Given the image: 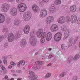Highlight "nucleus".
Segmentation results:
<instances>
[{
  "label": "nucleus",
  "mask_w": 80,
  "mask_h": 80,
  "mask_svg": "<svg viewBox=\"0 0 80 80\" xmlns=\"http://www.w3.org/2000/svg\"><path fill=\"white\" fill-rule=\"evenodd\" d=\"M35 34L34 32L33 33H31L30 35L31 38L29 39V42L31 45L32 46L35 45H36V43H37V41L35 40Z\"/></svg>",
  "instance_id": "f257e3e1"
},
{
  "label": "nucleus",
  "mask_w": 80,
  "mask_h": 80,
  "mask_svg": "<svg viewBox=\"0 0 80 80\" xmlns=\"http://www.w3.org/2000/svg\"><path fill=\"white\" fill-rule=\"evenodd\" d=\"M66 19H67V20L66 21L67 22H69L70 21L72 23H75V22H77V17L76 15L73 14L71 16V19L70 18V17L69 16L67 17L66 18Z\"/></svg>",
  "instance_id": "f03ea898"
},
{
  "label": "nucleus",
  "mask_w": 80,
  "mask_h": 80,
  "mask_svg": "<svg viewBox=\"0 0 80 80\" xmlns=\"http://www.w3.org/2000/svg\"><path fill=\"white\" fill-rule=\"evenodd\" d=\"M18 8L20 12H23L27 9V5L24 3H20L18 5Z\"/></svg>",
  "instance_id": "7ed1b4c3"
},
{
  "label": "nucleus",
  "mask_w": 80,
  "mask_h": 80,
  "mask_svg": "<svg viewBox=\"0 0 80 80\" xmlns=\"http://www.w3.org/2000/svg\"><path fill=\"white\" fill-rule=\"evenodd\" d=\"M62 33L61 32H58L54 36V40L56 42H59L62 39Z\"/></svg>",
  "instance_id": "20e7f679"
},
{
  "label": "nucleus",
  "mask_w": 80,
  "mask_h": 80,
  "mask_svg": "<svg viewBox=\"0 0 80 80\" xmlns=\"http://www.w3.org/2000/svg\"><path fill=\"white\" fill-rule=\"evenodd\" d=\"M2 10L4 12H7L10 9V5L8 4H3L2 7Z\"/></svg>",
  "instance_id": "39448f33"
},
{
  "label": "nucleus",
  "mask_w": 80,
  "mask_h": 80,
  "mask_svg": "<svg viewBox=\"0 0 80 80\" xmlns=\"http://www.w3.org/2000/svg\"><path fill=\"white\" fill-rule=\"evenodd\" d=\"M30 75H32L31 77L30 78V80H39L38 78V76L35 75V73L33 72L32 71H30L29 72Z\"/></svg>",
  "instance_id": "423d86ee"
},
{
  "label": "nucleus",
  "mask_w": 80,
  "mask_h": 80,
  "mask_svg": "<svg viewBox=\"0 0 80 80\" xmlns=\"http://www.w3.org/2000/svg\"><path fill=\"white\" fill-rule=\"evenodd\" d=\"M23 18L25 21H28L31 18V14H28V12H26L23 14Z\"/></svg>",
  "instance_id": "0eeeda50"
},
{
  "label": "nucleus",
  "mask_w": 80,
  "mask_h": 80,
  "mask_svg": "<svg viewBox=\"0 0 80 80\" xmlns=\"http://www.w3.org/2000/svg\"><path fill=\"white\" fill-rule=\"evenodd\" d=\"M54 21V17L52 16L48 17L46 19V23L47 24H50V23L53 22Z\"/></svg>",
  "instance_id": "6e6552de"
},
{
  "label": "nucleus",
  "mask_w": 80,
  "mask_h": 80,
  "mask_svg": "<svg viewBox=\"0 0 80 80\" xmlns=\"http://www.w3.org/2000/svg\"><path fill=\"white\" fill-rule=\"evenodd\" d=\"M58 27L56 24H53L50 27V30L52 32L58 31Z\"/></svg>",
  "instance_id": "1a4fd4ad"
},
{
  "label": "nucleus",
  "mask_w": 80,
  "mask_h": 80,
  "mask_svg": "<svg viewBox=\"0 0 80 80\" xmlns=\"http://www.w3.org/2000/svg\"><path fill=\"white\" fill-rule=\"evenodd\" d=\"M8 41L10 42H13V41L14 40V39H15L13 34L12 33H9L8 36Z\"/></svg>",
  "instance_id": "9d476101"
},
{
  "label": "nucleus",
  "mask_w": 80,
  "mask_h": 80,
  "mask_svg": "<svg viewBox=\"0 0 80 80\" xmlns=\"http://www.w3.org/2000/svg\"><path fill=\"white\" fill-rule=\"evenodd\" d=\"M10 14L12 16H15L17 14V10L15 8H13L10 12Z\"/></svg>",
  "instance_id": "9b49d317"
},
{
  "label": "nucleus",
  "mask_w": 80,
  "mask_h": 80,
  "mask_svg": "<svg viewBox=\"0 0 80 80\" xmlns=\"http://www.w3.org/2000/svg\"><path fill=\"white\" fill-rule=\"evenodd\" d=\"M40 15L42 17H46L47 15V11L46 9H42Z\"/></svg>",
  "instance_id": "f8f14e48"
},
{
  "label": "nucleus",
  "mask_w": 80,
  "mask_h": 80,
  "mask_svg": "<svg viewBox=\"0 0 80 80\" xmlns=\"http://www.w3.org/2000/svg\"><path fill=\"white\" fill-rule=\"evenodd\" d=\"M30 28L29 25H27L24 27V32L25 34H28L30 32Z\"/></svg>",
  "instance_id": "ddd939ff"
},
{
  "label": "nucleus",
  "mask_w": 80,
  "mask_h": 80,
  "mask_svg": "<svg viewBox=\"0 0 80 80\" xmlns=\"http://www.w3.org/2000/svg\"><path fill=\"white\" fill-rule=\"evenodd\" d=\"M56 8H55V6L53 4L51 6L50 8H49V11L50 13H54L55 12H56Z\"/></svg>",
  "instance_id": "4468645a"
},
{
  "label": "nucleus",
  "mask_w": 80,
  "mask_h": 80,
  "mask_svg": "<svg viewBox=\"0 0 80 80\" xmlns=\"http://www.w3.org/2000/svg\"><path fill=\"white\" fill-rule=\"evenodd\" d=\"M65 22V18L64 17H62L58 20V22L59 23H63Z\"/></svg>",
  "instance_id": "2eb2a0df"
},
{
  "label": "nucleus",
  "mask_w": 80,
  "mask_h": 80,
  "mask_svg": "<svg viewBox=\"0 0 80 80\" xmlns=\"http://www.w3.org/2000/svg\"><path fill=\"white\" fill-rule=\"evenodd\" d=\"M32 8L34 12H40V8L36 5H33L32 7Z\"/></svg>",
  "instance_id": "dca6fc26"
},
{
  "label": "nucleus",
  "mask_w": 80,
  "mask_h": 80,
  "mask_svg": "<svg viewBox=\"0 0 80 80\" xmlns=\"http://www.w3.org/2000/svg\"><path fill=\"white\" fill-rule=\"evenodd\" d=\"M70 34V31L68 30H67L64 32V38H63V40H65V39L67 38L68 36H69V35Z\"/></svg>",
  "instance_id": "f3484780"
},
{
  "label": "nucleus",
  "mask_w": 80,
  "mask_h": 80,
  "mask_svg": "<svg viewBox=\"0 0 80 80\" xmlns=\"http://www.w3.org/2000/svg\"><path fill=\"white\" fill-rule=\"evenodd\" d=\"M52 38V34L51 32H48L47 34L46 40L47 41H49Z\"/></svg>",
  "instance_id": "a211bd4d"
},
{
  "label": "nucleus",
  "mask_w": 80,
  "mask_h": 80,
  "mask_svg": "<svg viewBox=\"0 0 80 80\" xmlns=\"http://www.w3.org/2000/svg\"><path fill=\"white\" fill-rule=\"evenodd\" d=\"M73 38L72 37H70L69 39V42L68 43V47H70L72 44H73Z\"/></svg>",
  "instance_id": "6ab92c4d"
},
{
  "label": "nucleus",
  "mask_w": 80,
  "mask_h": 80,
  "mask_svg": "<svg viewBox=\"0 0 80 80\" xmlns=\"http://www.w3.org/2000/svg\"><path fill=\"white\" fill-rule=\"evenodd\" d=\"M5 20V18L3 14H0V23H3Z\"/></svg>",
  "instance_id": "aec40b11"
},
{
  "label": "nucleus",
  "mask_w": 80,
  "mask_h": 80,
  "mask_svg": "<svg viewBox=\"0 0 80 80\" xmlns=\"http://www.w3.org/2000/svg\"><path fill=\"white\" fill-rule=\"evenodd\" d=\"M70 10L71 12H75L77 10V7L75 5L71 6Z\"/></svg>",
  "instance_id": "412c9836"
},
{
  "label": "nucleus",
  "mask_w": 80,
  "mask_h": 80,
  "mask_svg": "<svg viewBox=\"0 0 80 80\" xmlns=\"http://www.w3.org/2000/svg\"><path fill=\"white\" fill-rule=\"evenodd\" d=\"M25 61L23 60L20 61L18 63V67H20V66H21V65H25Z\"/></svg>",
  "instance_id": "4be33fe9"
},
{
  "label": "nucleus",
  "mask_w": 80,
  "mask_h": 80,
  "mask_svg": "<svg viewBox=\"0 0 80 80\" xmlns=\"http://www.w3.org/2000/svg\"><path fill=\"white\" fill-rule=\"evenodd\" d=\"M0 66L2 69V70H3L4 73H7V70L5 67V66H3V65L2 64H1Z\"/></svg>",
  "instance_id": "5701e85b"
},
{
  "label": "nucleus",
  "mask_w": 80,
  "mask_h": 80,
  "mask_svg": "<svg viewBox=\"0 0 80 80\" xmlns=\"http://www.w3.org/2000/svg\"><path fill=\"white\" fill-rule=\"evenodd\" d=\"M21 45H24L25 46L27 45V42H26V40L24 39H22L21 42Z\"/></svg>",
  "instance_id": "b1692460"
},
{
  "label": "nucleus",
  "mask_w": 80,
  "mask_h": 80,
  "mask_svg": "<svg viewBox=\"0 0 80 80\" xmlns=\"http://www.w3.org/2000/svg\"><path fill=\"white\" fill-rule=\"evenodd\" d=\"M44 63V62L43 61H37L35 62V64L37 65H43Z\"/></svg>",
  "instance_id": "393cba45"
},
{
  "label": "nucleus",
  "mask_w": 80,
  "mask_h": 80,
  "mask_svg": "<svg viewBox=\"0 0 80 80\" xmlns=\"http://www.w3.org/2000/svg\"><path fill=\"white\" fill-rule=\"evenodd\" d=\"M20 20L18 19H16L14 22V24L15 25H18L20 24Z\"/></svg>",
  "instance_id": "a878e982"
},
{
  "label": "nucleus",
  "mask_w": 80,
  "mask_h": 80,
  "mask_svg": "<svg viewBox=\"0 0 80 80\" xmlns=\"http://www.w3.org/2000/svg\"><path fill=\"white\" fill-rule=\"evenodd\" d=\"M3 58L4 59L3 62L4 64L6 65V66H7V65H8V64H7V58L5 57Z\"/></svg>",
  "instance_id": "bb28decb"
},
{
  "label": "nucleus",
  "mask_w": 80,
  "mask_h": 80,
  "mask_svg": "<svg viewBox=\"0 0 80 80\" xmlns=\"http://www.w3.org/2000/svg\"><path fill=\"white\" fill-rule=\"evenodd\" d=\"M21 36H22V32H19L16 35V37H17V38H20Z\"/></svg>",
  "instance_id": "cd10ccee"
},
{
  "label": "nucleus",
  "mask_w": 80,
  "mask_h": 80,
  "mask_svg": "<svg viewBox=\"0 0 80 80\" xmlns=\"http://www.w3.org/2000/svg\"><path fill=\"white\" fill-rule=\"evenodd\" d=\"M80 56L78 54H77L76 55V56L74 57L73 59L75 60H78V58H80Z\"/></svg>",
  "instance_id": "c85d7f7f"
},
{
  "label": "nucleus",
  "mask_w": 80,
  "mask_h": 80,
  "mask_svg": "<svg viewBox=\"0 0 80 80\" xmlns=\"http://www.w3.org/2000/svg\"><path fill=\"white\" fill-rule=\"evenodd\" d=\"M37 37L38 38H41L42 37H43V36L42 34H41V33H39V32H37Z\"/></svg>",
  "instance_id": "c756f323"
},
{
  "label": "nucleus",
  "mask_w": 80,
  "mask_h": 80,
  "mask_svg": "<svg viewBox=\"0 0 80 80\" xmlns=\"http://www.w3.org/2000/svg\"><path fill=\"white\" fill-rule=\"evenodd\" d=\"M51 73H47L44 78H48L51 77Z\"/></svg>",
  "instance_id": "7c9ffc66"
},
{
  "label": "nucleus",
  "mask_w": 80,
  "mask_h": 80,
  "mask_svg": "<svg viewBox=\"0 0 80 80\" xmlns=\"http://www.w3.org/2000/svg\"><path fill=\"white\" fill-rule=\"evenodd\" d=\"M41 42L42 43H44L45 42V37L44 36L42 37Z\"/></svg>",
  "instance_id": "2f4dec72"
},
{
  "label": "nucleus",
  "mask_w": 80,
  "mask_h": 80,
  "mask_svg": "<svg viewBox=\"0 0 80 80\" xmlns=\"http://www.w3.org/2000/svg\"><path fill=\"white\" fill-rule=\"evenodd\" d=\"M61 29L62 31H66L67 30H68L67 29V27L64 26H62Z\"/></svg>",
  "instance_id": "473e14b6"
},
{
  "label": "nucleus",
  "mask_w": 80,
  "mask_h": 80,
  "mask_svg": "<svg viewBox=\"0 0 80 80\" xmlns=\"http://www.w3.org/2000/svg\"><path fill=\"white\" fill-rule=\"evenodd\" d=\"M61 3V0H56L54 2V3L56 5L57 4H60Z\"/></svg>",
  "instance_id": "72a5a7b5"
},
{
  "label": "nucleus",
  "mask_w": 80,
  "mask_h": 80,
  "mask_svg": "<svg viewBox=\"0 0 80 80\" xmlns=\"http://www.w3.org/2000/svg\"><path fill=\"white\" fill-rule=\"evenodd\" d=\"M65 74H66V73L65 72L61 73L59 75V77H60V78H62V77H63V76H64Z\"/></svg>",
  "instance_id": "f704fd0d"
},
{
  "label": "nucleus",
  "mask_w": 80,
  "mask_h": 80,
  "mask_svg": "<svg viewBox=\"0 0 80 80\" xmlns=\"http://www.w3.org/2000/svg\"><path fill=\"white\" fill-rule=\"evenodd\" d=\"M39 33H41L42 34H43V30L42 29H39V32H37Z\"/></svg>",
  "instance_id": "c9c22d12"
},
{
  "label": "nucleus",
  "mask_w": 80,
  "mask_h": 80,
  "mask_svg": "<svg viewBox=\"0 0 80 80\" xmlns=\"http://www.w3.org/2000/svg\"><path fill=\"white\" fill-rule=\"evenodd\" d=\"M25 0H16V2L17 3H21L23 2Z\"/></svg>",
  "instance_id": "e433bc0d"
},
{
  "label": "nucleus",
  "mask_w": 80,
  "mask_h": 80,
  "mask_svg": "<svg viewBox=\"0 0 80 80\" xmlns=\"http://www.w3.org/2000/svg\"><path fill=\"white\" fill-rule=\"evenodd\" d=\"M10 64L12 65H13V66H15V65H16V64L13 62H10Z\"/></svg>",
  "instance_id": "4c0bfd02"
},
{
  "label": "nucleus",
  "mask_w": 80,
  "mask_h": 80,
  "mask_svg": "<svg viewBox=\"0 0 80 80\" xmlns=\"http://www.w3.org/2000/svg\"><path fill=\"white\" fill-rule=\"evenodd\" d=\"M16 72L17 73H22V72H21V71L19 70H17Z\"/></svg>",
  "instance_id": "58836bf2"
},
{
  "label": "nucleus",
  "mask_w": 80,
  "mask_h": 80,
  "mask_svg": "<svg viewBox=\"0 0 80 80\" xmlns=\"http://www.w3.org/2000/svg\"><path fill=\"white\" fill-rule=\"evenodd\" d=\"M8 76H5L3 79V80H8Z\"/></svg>",
  "instance_id": "ea45409f"
},
{
  "label": "nucleus",
  "mask_w": 80,
  "mask_h": 80,
  "mask_svg": "<svg viewBox=\"0 0 80 80\" xmlns=\"http://www.w3.org/2000/svg\"><path fill=\"white\" fill-rule=\"evenodd\" d=\"M8 30V29L7 28H5L4 29H3V30H2V32H7Z\"/></svg>",
  "instance_id": "a19ab883"
},
{
  "label": "nucleus",
  "mask_w": 80,
  "mask_h": 80,
  "mask_svg": "<svg viewBox=\"0 0 80 80\" xmlns=\"http://www.w3.org/2000/svg\"><path fill=\"white\" fill-rule=\"evenodd\" d=\"M77 23H78V25H79V24H80V18L78 19L77 21Z\"/></svg>",
  "instance_id": "79ce46f5"
},
{
  "label": "nucleus",
  "mask_w": 80,
  "mask_h": 80,
  "mask_svg": "<svg viewBox=\"0 0 80 80\" xmlns=\"http://www.w3.org/2000/svg\"><path fill=\"white\" fill-rule=\"evenodd\" d=\"M3 39V36H2L0 37V42Z\"/></svg>",
  "instance_id": "37998d69"
},
{
  "label": "nucleus",
  "mask_w": 80,
  "mask_h": 80,
  "mask_svg": "<svg viewBox=\"0 0 80 80\" xmlns=\"http://www.w3.org/2000/svg\"><path fill=\"white\" fill-rule=\"evenodd\" d=\"M53 57V54H50L48 58H52Z\"/></svg>",
  "instance_id": "c03bdc74"
},
{
  "label": "nucleus",
  "mask_w": 80,
  "mask_h": 80,
  "mask_svg": "<svg viewBox=\"0 0 80 80\" xmlns=\"http://www.w3.org/2000/svg\"><path fill=\"white\" fill-rule=\"evenodd\" d=\"M73 80H77V77L75 76L73 79Z\"/></svg>",
  "instance_id": "a18cd8bd"
},
{
  "label": "nucleus",
  "mask_w": 80,
  "mask_h": 80,
  "mask_svg": "<svg viewBox=\"0 0 80 80\" xmlns=\"http://www.w3.org/2000/svg\"><path fill=\"white\" fill-rule=\"evenodd\" d=\"M34 70H37V69H38V68L37 67H33L32 68Z\"/></svg>",
  "instance_id": "49530a36"
},
{
  "label": "nucleus",
  "mask_w": 80,
  "mask_h": 80,
  "mask_svg": "<svg viewBox=\"0 0 80 80\" xmlns=\"http://www.w3.org/2000/svg\"><path fill=\"white\" fill-rule=\"evenodd\" d=\"M9 2H14L15 0H7Z\"/></svg>",
  "instance_id": "de8ad7c7"
},
{
  "label": "nucleus",
  "mask_w": 80,
  "mask_h": 80,
  "mask_svg": "<svg viewBox=\"0 0 80 80\" xmlns=\"http://www.w3.org/2000/svg\"><path fill=\"white\" fill-rule=\"evenodd\" d=\"M64 47H65V44H62V46H61V48H63Z\"/></svg>",
  "instance_id": "09e8293b"
},
{
  "label": "nucleus",
  "mask_w": 80,
  "mask_h": 80,
  "mask_svg": "<svg viewBox=\"0 0 80 80\" xmlns=\"http://www.w3.org/2000/svg\"><path fill=\"white\" fill-rule=\"evenodd\" d=\"M8 68L11 69V68H12V66H9L8 67Z\"/></svg>",
  "instance_id": "8fccbe9b"
},
{
  "label": "nucleus",
  "mask_w": 80,
  "mask_h": 80,
  "mask_svg": "<svg viewBox=\"0 0 80 80\" xmlns=\"http://www.w3.org/2000/svg\"><path fill=\"white\" fill-rule=\"evenodd\" d=\"M51 65H52V63H50L48 64L47 66L48 67H50V66H51Z\"/></svg>",
  "instance_id": "3c124183"
},
{
  "label": "nucleus",
  "mask_w": 80,
  "mask_h": 80,
  "mask_svg": "<svg viewBox=\"0 0 80 80\" xmlns=\"http://www.w3.org/2000/svg\"><path fill=\"white\" fill-rule=\"evenodd\" d=\"M78 37H77L75 38V40L76 41H77V40H78Z\"/></svg>",
  "instance_id": "603ef678"
},
{
  "label": "nucleus",
  "mask_w": 80,
  "mask_h": 80,
  "mask_svg": "<svg viewBox=\"0 0 80 80\" xmlns=\"http://www.w3.org/2000/svg\"><path fill=\"white\" fill-rule=\"evenodd\" d=\"M5 47H7V46H8V44H4Z\"/></svg>",
  "instance_id": "864d4df0"
},
{
  "label": "nucleus",
  "mask_w": 80,
  "mask_h": 80,
  "mask_svg": "<svg viewBox=\"0 0 80 80\" xmlns=\"http://www.w3.org/2000/svg\"><path fill=\"white\" fill-rule=\"evenodd\" d=\"M22 78H19L17 79V80H21Z\"/></svg>",
  "instance_id": "5fc2aeb1"
},
{
  "label": "nucleus",
  "mask_w": 80,
  "mask_h": 80,
  "mask_svg": "<svg viewBox=\"0 0 80 80\" xmlns=\"http://www.w3.org/2000/svg\"><path fill=\"white\" fill-rule=\"evenodd\" d=\"M48 50H49V51H50L52 50V48H49Z\"/></svg>",
  "instance_id": "6e6d98bb"
},
{
  "label": "nucleus",
  "mask_w": 80,
  "mask_h": 80,
  "mask_svg": "<svg viewBox=\"0 0 80 80\" xmlns=\"http://www.w3.org/2000/svg\"><path fill=\"white\" fill-rule=\"evenodd\" d=\"M42 59H45V57L44 56H42Z\"/></svg>",
  "instance_id": "4d7b16f0"
},
{
  "label": "nucleus",
  "mask_w": 80,
  "mask_h": 80,
  "mask_svg": "<svg viewBox=\"0 0 80 80\" xmlns=\"http://www.w3.org/2000/svg\"><path fill=\"white\" fill-rule=\"evenodd\" d=\"M11 72H15V71L14 70H12Z\"/></svg>",
  "instance_id": "13d9d810"
},
{
  "label": "nucleus",
  "mask_w": 80,
  "mask_h": 80,
  "mask_svg": "<svg viewBox=\"0 0 80 80\" xmlns=\"http://www.w3.org/2000/svg\"><path fill=\"white\" fill-rule=\"evenodd\" d=\"M2 73V70H0V74H1Z\"/></svg>",
  "instance_id": "bf43d9fd"
},
{
  "label": "nucleus",
  "mask_w": 80,
  "mask_h": 80,
  "mask_svg": "<svg viewBox=\"0 0 80 80\" xmlns=\"http://www.w3.org/2000/svg\"><path fill=\"white\" fill-rule=\"evenodd\" d=\"M2 63V61L0 60V63Z\"/></svg>",
  "instance_id": "052dcab7"
},
{
  "label": "nucleus",
  "mask_w": 80,
  "mask_h": 80,
  "mask_svg": "<svg viewBox=\"0 0 80 80\" xmlns=\"http://www.w3.org/2000/svg\"><path fill=\"white\" fill-rule=\"evenodd\" d=\"M37 53H36L35 54L36 55H37Z\"/></svg>",
  "instance_id": "680f3d73"
},
{
  "label": "nucleus",
  "mask_w": 80,
  "mask_h": 80,
  "mask_svg": "<svg viewBox=\"0 0 80 80\" xmlns=\"http://www.w3.org/2000/svg\"><path fill=\"white\" fill-rule=\"evenodd\" d=\"M28 0L29 1V0Z\"/></svg>",
  "instance_id": "e2e57ef3"
}]
</instances>
